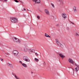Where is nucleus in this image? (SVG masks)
I'll return each instance as SVG.
<instances>
[{"mask_svg":"<svg viewBox=\"0 0 79 79\" xmlns=\"http://www.w3.org/2000/svg\"><path fill=\"white\" fill-rule=\"evenodd\" d=\"M37 18H38V19H40V17L39 16L37 15Z\"/></svg>","mask_w":79,"mask_h":79,"instance_id":"nucleus-27","label":"nucleus"},{"mask_svg":"<svg viewBox=\"0 0 79 79\" xmlns=\"http://www.w3.org/2000/svg\"><path fill=\"white\" fill-rule=\"evenodd\" d=\"M33 2H35L36 3H40V0H32Z\"/></svg>","mask_w":79,"mask_h":79,"instance_id":"nucleus-13","label":"nucleus"},{"mask_svg":"<svg viewBox=\"0 0 79 79\" xmlns=\"http://www.w3.org/2000/svg\"><path fill=\"white\" fill-rule=\"evenodd\" d=\"M25 47H27V46H25Z\"/></svg>","mask_w":79,"mask_h":79,"instance_id":"nucleus-39","label":"nucleus"},{"mask_svg":"<svg viewBox=\"0 0 79 79\" xmlns=\"http://www.w3.org/2000/svg\"><path fill=\"white\" fill-rule=\"evenodd\" d=\"M35 55L36 56H39V55H38V54H37V53H35Z\"/></svg>","mask_w":79,"mask_h":79,"instance_id":"nucleus-25","label":"nucleus"},{"mask_svg":"<svg viewBox=\"0 0 79 79\" xmlns=\"http://www.w3.org/2000/svg\"><path fill=\"white\" fill-rule=\"evenodd\" d=\"M24 52H27L28 51V48H24Z\"/></svg>","mask_w":79,"mask_h":79,"instance_id":"nucleus-17","label":"nucleus"},{"mask_svg":"<svg viewBox=\"0 0 79 79\" xmlns=\"http://www.w3.org/2000/svg\"><path fill=\"white\" fill-rule=\"evenodd\" d=\"M57 2H60L61 3L63 4V1L62 0H56Z\"/></svg>","mask_w":79,"mask_h":79,"instance_id":"nucleus-16","label":"nucleus"},{"mask_svg":"<svg viewBox=\"0 0 79 79\" xmlns=\"http://www.w3.org/2000/svg\"><path fill=\"white\" fill-rule=\"evenodd\" d=\"M15 2H16V3H18L19 2L18 1V0H14Z\"/></svg>","mask_w":79,"mask_h":79,"instance_id":"nucleus-22","label":"nucleus"},{"mask_svg":"<svg viewBox=\"0 0 79 79\" xmlns=\"http://www.w3.org/2000/svg\"><path fill=\"white\" fill-rule=\"evenodd\" d=\"M0 60H1V61H3V59L2 58H0Z\"/></svg>","mask_w":79,"mask_h":79,"instance_id":"nucleus-29","label":"nucleus"},{"mask_svg":"<svg viewBox=\"0 0 79 79\" xmlns=\"http://www.w3.org/2000/svg\"><path fill=\"white\" fill-rule=\"evenodd\" d=\"M23 60L24 61H27V62H29V61H30L29 58L26 56H23Z\"/></svg>","mask_w":79,"mask_h":79,"instance_id":"nucleus-3","label":"nucleus"},{"mask_svg":"<svg viewBox=\"0 0 79 79\" xmlns=\"http://www.w3.org/2000/svg\"><path fill=\"white\" fill-rule=\"evenodd\" d=\"M66 29L68 31H69V27H66Z\"/></svg>","mask_w":79,"mask_h":79,"instance_id":"nucleus-21","label":"nucleus"},{"mask_svg":"<svg viewBox=\"0 0 79 79\" xmlns=\"http://www.w3.org/2000/svg\"><path fill=\"white\" fill-rule=\"evenodd\" d=\"M5 54H6V55H10V54L8 53H6Z\"/></svg>","mask_w":79,"mask_h":79,"instance_id":"nucleus-28","label":"nucleus"},{"mask_svg":"<svg viewBox=\"0 0 79 79\" xmlns=\"http://www.w3.org/2000/svg\"><path fill=\"white\" fill-rule=\"evenodd\" d=\"M19 2H20L22 4H23V2H22L21 1H19Z\"/></svg>","mask_w":79,"mask_h":79,"instance_id":"nucleus-30","label":"nucleus"},{"mask_svg":"<svg viewBox=\"0 0 79 79\" xmlns=\"http://www.w3.org/2000/svg\"><path fill=\"white\" fill-rule=\"evenodd\" d=\"M62 16L65 19L66 18V14L65 13H63L62 14Z\"/></svg>","mask_w":79,"mask_h":79,"instance_id":"nucleus-11","label":"nucleus"},{"mask_svg":"<svg viewBox=\"0 0 79 79\" xmlns=\"http://www.w3.org/2000/svg\"><path fill=\"white\" fill-rule=\"evenodd\" d=\"M59 56L60 57H61L62 58V59H63L64 58H65L66 56L63 55V54L60 53L59 54Z\"/></svg>","mask_w":79,"mask_h":79,"instance_id":"nucleus-8","label":"nucleus"},{"mask_svg":"<svg viewBox=\"0 0 79 79\" xmlns=\"http://www.w3.org/2000/svg\"><path fill=\"white\" fill-rule=\"evenodd\" d=\"M22 65L23 67H25V68H26L27 67V65L24 63L22 64Z\"/></svg>","mask_w":79,"mask_h":79,"instance_id":"nucleus-18","label":"nucleus"},{"mask_svg":"<svg viewBox=\"0 0 79 79\" xmlns=\"http://www.w3.org/2000/svg\"><path fill=\"white\" fill-rule=\"evenodd\" d=\"M31 74H32V73H33V72H31Z\"/></svg>","mask_w":79,"mask_h":79,"instance_id":"nucleus-38","label":"nucleus"},{"mask_svg":"<svg viewBox=\"0 0 79 79\" xmlns=\"http://www.w3.org/2000/svg\"><path fill=\"white\" fill-rule=\"evenodd\" d=\"M76 66V68L75 69V71L76 72H77L78 71H79V65L78 64H75L74 66Z\"/></svg>","mask_w":79,"mask_h":79,"instance_id":"nucleus-7","label":"nucleus"},{"mask_svg":"<svg viewBox=\"0 0 79 79\" xmlns=\"http://www.w3.org/2000/svg\"><path fill=\"white\" fill-rule=\"evenodd\" d=\"M44 36L45 37H49V38H50L51 37L49 36V35H48L47 33H45Z\"/></svg>","mask_w":79,"mask_h":79,"instance_id":"nucleus-15","label":"nucleus"},{"mask_svg":"<svg viewBox=\"0 0 79 79\" xmlns=\"http://www.w3.org/2000/svg\"><path fill=\"white\" fill-rule=\"evenodd\" d=\"M73 11L74 13H77V9L76 8V6H73Z\"/></svg>","mask_w":79,"mask_h":79,"instance_id":"nucleus-12","label":"nucleus"},{"mask_svg":"<svg viewBox=\"0 0 79 79\" xmlns=\"http://www.w3.org/2000/svg\"><path fill=\"white\" fill-rule=\"evenodd\" d=\"M4 2H7V1H8V0H4Z\"/></svg>","mask_w":79,"mask_h":79,"instance_id":"nucleus-35","label":"nucleus"},{"mask_svg":"<svg viewBox=\"0 0 79 79\" xmlns=\"http://www.w3.org/2000/svg\"><path fill=\"white\" fill-rule=\"evenodd\" d=\"M0 1L4 2V0H0Z\"/></svg>","mask_w":79,"mask_h":79,"instance_id":"nucleus-32","label":"nucleus"},{"mask_svg":"<svg viewBox=\"0 0 79 79\" xmlns=\"http://www.w3.org/2000/svg\"><path fill=\"white\" fill-rule=\"evenodd\" d=\"M75 35H76V36H79V35L77 33Z\"/></svg>","mask_w":79,"mask_h":79,"instance_id":"nucleus-24","label":"nucleus"},{"mask_svg":"<svg viewBox=\"0 0 79 79\" xmlns=\"http://www.w3.org/2000/svg\"><path fill=\"white\" fill-rule=\"evenodd\" d=\"M19 62L20 63H21V64H23V63H22V61H19Z\"/></svg>","mask_w":79,"mask_h":79,"instance_id":"nucleus-31","label":"nucleus"},{"mask_svg":"<svg viewBox=\"0 0 79 79\" xmlns=\"http://www.w3.org/2000/svg\"><path fill=\"white\" fill-rule=\"evenodd\" d=\"M56 26H59V24H57Z\"/></svg>","mask_w":79,"mask_h":79,"instance_id":"nucleus-36","label":"nucleus"},{"mask_svg":"<svg viewBox=\"0 0 79 79\" xmlns=\"http://www.w3.org/2000/svg\"><path fill=\"white\" fill-rule=\"evenodd\" d=\"M69 22H70V23H72V24H74V23H73V22H71V21H70V20H69Z\"/></svg>","mask_w":79,"mask_h":79,"instance_id":"nucleus-26","label":"nucleus"},{"mask_svg":"<svg viewBox=\"0 0 79 79\" xmlns=\"http://www.w3.org/2000/svg\"><path fill=\"white\" fill-rule=\"evenodd\" d=\"M40 13H42V11L41 10H40Z\"/></svg>","mask_w":79,"mask_h":79,"instance_id":"nucleus-37","label":"nucleus"},{"mask_svg":"<svg viewBox=\"0 0 79 79\" xmlns=\"http://www.w3.org/2000/svg\"><path fill=\"white\" fill-rule=\"evenodd\" d=\"M12 39L14 42H18V43H20L21 42L19 39L15 37H12Z\"/></svg>","mask_w":79,"mask_h":79,"instance_id":"nucleus-1","label":"nucleus"},{"mask_svg":"<svg viewBox=\"0 0 79 79\" xmlns=\"http://www.w3.org/2000/svg\"><path fill=\"white\" fill-rule=\"evenodd\" d=\"M56 44H57L58 46H59V47H62V48H63V45L61 44V43H60V42H59L58 40H57L56 41Z\"/></svg>","mask_w":79,"mask_h":79,"instance_id":"nucleus-6","label":"nucleus"},{"mask_svg":"<svg viewBox=\"0 0 79 79\" xmlns=\"http://www.w3.org/2000/svg\"><path fill=\"white\" fill-rule=\"evenodd\" d=\"M13 53L15 56H17L19 54V51L17 50H14L13 52Z\"/></svg>","mask_w":79,"mask_h":79,"instance_id":"nucleus-5","label":"nucleus"},{"mask_svg":"<svg viewBox=\"0 0 79 79\" xmlns=\"http://www.w3.org/2000/svg\"><path fill=\"white\" fill-rule=\"evenodd\" d=\"M7 64L10 68H13V65L11 63H7Z\"/></svg>","mask_w":79,"mask_h":79,"instance_id":"nucleus-9","label":"nucleus"},{"mask_svg":"<svg viewBox=\"0 0 79 79\" xmlns=\"http://www.w3.org/2000/svg\"><path fill=\"white\" fill-rule=\"evenodd\" d=\"M10 20L13 23H16L18 22V19L15 18H10Z\"/></svg>","mask_w":79,"mask_h":79,"instance_id":"nucleus-2","label":"nucleus"},{"mask_svg":"<svg viewBox=\"0 0 79 79\" xmlns=\"http://www.w3.org/2000/svg\"><path fill=\"white\" fill-rule=\"evenodd\" d=\"M35 50L34 49H29V52L30 53H34L35 52Z\"/></svg>","mask_w":79,"mask_h":79,"instance_id":"nucleus-10","label":"nucleus"},{"mask_svg":"<svg viewBox=\"0 0 79 79\" xmlns=\"http://www.w3.org/2000/svg\"><path fill=\"white\" fill-rule=\"evenodd\" d=\"M51 5L52 6V7H53V8H54L55 7V6H54V4L52 3H51Z\"/></svg>","mask_w":79,"mask_h":79,"instance_id":"nucleus-20","label":"nucleus"},{"mask_svg":"<svg viewBox=\"0 0 79 79\" xmlns=\"http://www.w3.org/2000/svg\"><path fill=\"white\" fill-rule=\"evenodd\" d=\"M73 69V70H74V69Z\"/></svg>","mask_w":79,"mask_h":79,"instance_id":"nucleus-40","label":"nucleus"},{"mask_svg":"<svg viewBox=\"0 0 79 79\" xmlns=\"http://www.w3.org/2000/svg\"><path fill=\"white\" fill-rule=\"evenodd\" d=\"M44 11H45L46 14L47 15H50V13L48 11V10L45 9L44 10Z\"/></svg>","mask_w":79,"mask_h":79,"instance_id":"nucleus-14","label":"nucleus"},{"mask_svg":"<svg viewBox=\"0 0 79 79\" xmlns=\"http://www.w3.org/2000/svg\"><path fill=\"white\" fill-rule=\"evenodd\" d=\"M68 61L70 63L72 64L73 65H75V64H76V63H75V62L73 60V59H71L70 58H69Z\"/></svg>","mask_w":79,"mask_h":79,"instance_id":"nucleus-4","label":"nucleus"},{"mask_svg":"<svg viewBox=\"0 0 79 79\" xmlns=\"http://www.w3.org/2000/svg\"><path fill=\"white\" fill-rule=\"evenodd\" d=\"M35 61H36V62H37L39 61V59H37V58H35Z\"/></svg>","mask_w":79,"mask_h":79,"instance_id":"nucleus-19","label":"nucleus"},{"mask_svg":"<svg viewBox=\"0 0 79 79\" xmlns=\"http://www.w3.org/2000/svg\"><path fill=\"white\" fill-rule=\"evenodd\" d=\"M22 11H26V12H27V10H26V9H25V8H23V10H22Z\"/></svg>","mask_w":79,"mask_h":79,"instance_id":"nucleus-23","label":"nucleus"},{"mask_svg":"<svg viewBox=\"0 0 79 79\" xmlns=\"http://www.w3.org/2000/svg\"><path fill=\"white\" fill-rule=\"evenodd\" d=\"M27 11H31V10H29L27 9Z\"/></svg>","mask_w":79,"mask_h":79,"instance_id":"nucleus-34","label":"nucleus"},{"mask_svg":"<svg viewBox=\"0 0 79 79\" xmlns=\"http://www.w3.org/2000/svg\"><path fill=\"white\" fill-rule=\"evenodd\" d=\"M46 64H45V62H44V65H45Z\"/></svg>","mask_w":79,"mask_h":79,"instance_id":"nucleus-33","label":"nucleus"}]
</instances>
